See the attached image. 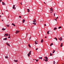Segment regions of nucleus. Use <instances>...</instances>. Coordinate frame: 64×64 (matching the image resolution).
Wrapping results in <instances>:
<instances>
[{
	"label": "nucleus",
	"mask_w": 64,
	"mask_h": 64,
	"mask_svg": "<svg viewBox=\"0 0 64 64\" xmlns=\"http://www.w3.org/2000/svg\"><path fill=\"white\" fill-rule=\"evenodd\" d=\"M34 21H36V20H35V19H34Z\"/></svg>",
	"instance_id": "obj_33"
},
{
	"label": "nucleus",
	"mask_w": 64,
	"mask_h": 64,
	"mask_svg": "<svg viewBox=\"0 0 64 64\" xmlns=\"http://www.w3.org/2000/svg\"><path fill=\"white\" fill-rule=\"evenodd\" d=\"M54 64H55V63H54Z\"/></svg>",
	"instance_id": "obj_56"
},
{
	"label": "nucleus",
	"mask_w": 64,
	"mask_h": 64,
	"mask_svg": "<svg viewBox=\"0 0 64 64\" xmlns=\"http://www.w3.org/2000/svg\"><path fill=\"white\" fill-rule=\"evenodd\" d=\"M15 6V5H13V9H14Z\"/></svg>",
	"instance_id": "obj_20"
},
{
	"label": "nucleus",
	"mask_w": 64,
	"mask_h": 64,
	"mask_svg": "<svg viewBox=\"0 0 64 64\" xmlns=\"http://www.w3.org/2000/svg\"><path fill=\"white\" fill-rule=\"evenodd\" d=\"M12 25H13V26H16L13 23H12Z\"/></svg>",
	"instance_id": "obj_18"
},
{
	"label": "nucleus",
	"mask_w": 64,
	"mask_h": 64,
	"mask_svg": "<svg viewBox=\"0 0 64 64\" xmlns=\"http://www.w3.org/2000/svg\"><path fill=\"white\" fill-rule=\"evenodd\" d=\"M41 43H43V40L42 39L41 41Z\"/></svg>",
	"instance_id": "obj_13"
},
{
	"label": "nucleus",
	"mask_w": 64,
	"mask_h": 64,
	"mask_svg": "<svg viewBox=\"0 0 64 64\" xmlns=\"http://www.w3.org/2000/svg\"><path fill=\"white\" fill-rule=\"evenodd\" d=\"M20 32V31L17 30H16V34H17L18 33H19Z\"/></svg>",
	"instance_id": "obj_5"
},
{
	"label": "nucleus",
	"mask_w": 64,
	"mask_h": 64,
	"mask_svg": "<svg viewBox=\"0 0 64 64\" xmlns=\"http://www.w3.org/2000/svg\"><path fill=\"white\" fill-rule=\"evenodd\" d=\"M44 59H44L43 60H44L46 62H47V61H48V58L46 56L44 57Z\"/></svg>",
	"instance_id": "obj_1"
},
{
	"label": "nucleus",
	"mask_w": 64,
	"mask_h": 64,
	"mask_svg": "<svg viewBox=\"0 0 64 64\" xmlns=\"http://www.w3.org/2000/svg\"><path fill=\"white\" fill-rule=\"evenodd\" d=\"M0 17H1V16H0Z\"/></svg>",
	"instance_id": "obj_47"
},
{
	"label": "nucleus",
	"mask_w": 64,
	"mask_h": 64,
	"mask_svg": "<svg viewBox=\"0 0 64 64\" xmlns=\"http://www.w3.org/2000/svg\"><path fill=\"white\" fill-rule=\"evenodd\" d=\"M32 27H33V26H32V27H31V28H32Z\"/></svg>",
	"instance_id": "obj_51"
},
{
	"label": "nucleus",
	"mask_w": 64,
	"mask_h": 64,
	"mask_svg": "<svg viewBox=\"0 0 64 64\" xmlns=\"http://www.w3.org/2000/svg\"><path fill=\"white\" fill-rule=\"evenodd\" d=\"M32 21L34 22L33 23V24H34V25H36V22L34 20H33Z\"/></svg>",
	"instance_id": "obj_4"
},
{
	"label": "nucleus",
	"mask_w": 64,
	"mask_h": 64,
	"mask_svg": "<svg viewBox=\"0 0 64 64\" xmlns=\"http://www.w3.org/2000/svg\"><path fill=\"white\" fill-rule=\"evenodd\" d=\"M62 28V27H61V26H60L58 28V29H60V28Z\"/></svg>",
	"instance_id": "obj_24"
},
{
	"label": "nucleus",
	"mask_w": 64,
	"mask_h": 64,
	"mask_svg": "<svg viewBox=\"0 0 64 64\" xmlns=\"http://www.w3.org/2000/svg\"><path fill=\"white\" fill-rule=\"evenodd\" d=\"M27 34H26V35H27Z\"/></svg>",
	"instance_id": "obj_53"
},
{
	"label": "nucleus",
	"mask_w": 64,
	"mask_h": 64,
	"mask_svg": "<svg viewBox=\"0 0 64 64\" xmlns=\"http://www.w3.org/2000/svg\"><path fill=\"white\" fill-rule=\"evenodd\" d=\"M56 29H57V28H55L54 29V30H56Z\"/></svg>",
	"instance_id": "obj_22"
},
{
	"label": "nucleus",
	"mask_w": 64,
	"mask_h": 64,
	"mask_svg": "<svg viewBox=\"0 0 64 64\" xmlns=\"http://www.w3.org/2000/svg\"><path fill=\"white\" fill-rule=\"evenodd\" d=\"M27 10H28V12H30V10L29 9H27Z\"/></svg>",
	"instance_id": "obj_16"
},
{
	"label": "nucleus",
	"mask_w": 64,
	"mask_h": 64,
	"mask_svg": "<svg viewBox=\"0 0 64 64\" xmlns=\"http://www.w3.org/2000/svg\"><path fill=\"white\" fill-rule=\"evenodd\" d=\"M5 58H6L7 59H8V57L7 56H5Z\"/></svg>",
	"instance_id": "obj_27"
},
{
	"label": "nucleus",
	"mask_w": 64,
	"mask_h": 64,
	"mask_svg": "<svg viewBox=\"0 0 64 64\" xmlns=\"http://www.w3.org/2000/svg\"><path fill=\"white\" fill-rule=\"evenodd\" d=\"M14 62H18V60H14Z\"/></svg>",
	"instance_id": "obj_12"
},
{
	"label": "nucleus",
	"mask_w": 64,
	"mask_h": 64,
	"mask_svg": "<svg viewBox=\"0 0 64 64\" xmlns=\"http://www.w3.org/2000/svg\"><path fill=\"white\" fill-rule=\"evenodd\" d=\"M6 26L7 27H8L9 26L8 24H7Z\"/></svg>",
	"instance_id": "obj_28"
},
{
	"label": "nucleus",
	"mask_w": 64,
	"mask_h": 64,
	"mask_svg": "<svg viewBox=\"0 0 64 64\" xmlns=\"http://www.w3.org/2000/svg\"><path fill=\"white\" fill-rule=\"evenodd\" d=\"M55 61H54V63H55Z\"/></svg>",
	"instance_id": "obj_48"
},
{
	"label": "nucleus",
	"mask_w": 64,
	"mask_h": 64,
	"mask_svg": "<svg viewBox=\"0 0 64 64\" xmlns=\"http://www.w3.org/2000/svg\"><path fill=\"white\" fill-rule=\"evenodd\" d=\"M39 58L40 59H42V57L41 58L40 57V58Z\"/></svg>",
	"instance_id": "obj_31"
},
{
	"label": "nucleus",
	"mask_w": 64,
	"mask_h": 64,
	"mask_svg": "<svg viewBox=\"0 0 64 64\" xmlns=\"http://www.w3.org/2000/svg\"><path fill=\"white\" fill-rule=\"evenodd\" d=\"M50 13H52L53 12V8H50Z\"/></svg>",
	"instance_id": "obj_2"
},
{
	"label": "nucleus",
	"mask_w": 64,
	"mask_h": 64,
	"mask_svg": "<svg viewBox=\"0 0 64 64\" xmlns=\"http://www.w3.org/2000/svg\"><path fill=\"white\" fill-rule=\"evenodd\" d=\"M62 46H63V44L62 43L60 45V47H62Z\"/></svg>",
	"instance_id": "obj_10"
},
{
	"label": "nucleus",
	"mask_w": 64,
	"mask_h": 64,
	"mask_svg": "<svg viewBox=\"0 0 64 64\" xmlns=\"http://www.w3.org/2000/svg\"><path fill=\"white\" fill-rule=\"evenodd\" d=\"M8 36V34H4V36Z\"/></svg>",
	"instance_id": "obj_9"
},
{
	"label": "nucleus",
	"mask_w": 64,
	"mask_h": 64,
	"mask_svg": "<svg viewBox=\"0 0 64 64\" xmlns=\"http://www.w3.org/2000/svg\"><path fill=\"white\" fill-rule=\"evenodd\" d=\"M8 36H10V34H9L8 35Z\"/></svg>",
	"instance_id": "obj_42"
},
{
	"label": "nucleus",
	"mask_w": 64,
	"mask_h": 64,
	"mask_svg": "<svg viewBox=\"0 0 64 64\" xmlns=\"http://www.w3.org/2000/svg\"><path fill=\"white\" fill-rule=\"evenodd\" d=\"M38 49V48H36V50H37Z\"/></svg>",
	"instance_id": "obj_39"
},
{
	"label": "nucleus",
	"mask_w": 64,
	"mask_h": 64,
	"mask_svg": "<svg viewBox=\"0 0 64 64\" xmlns=\"http://www.w3.org/2000/svg\"><path fill=\"white\" fill-rule=\"evenodd\" d=\"M52 45H53V44L52 43L50 45V46H52Z\"/></svg>",
	"instance_id": "obj_23"
},
{
	"label": "nucleus",
	"mask_w": 64,
	"mask_h": 64,
	"mask_svg": "<svg viewBox=\"0 0 64 64\" xmlns=\"http://www.w3.org/2000/svg\"><path fill=\"white\" fill-rule=\"evenodd\" d=\"M10 38V36L8 37V38Z\"/></svg>",
	"instance_id": "obj_35"
},
{
	"label": "nucleus",
	"mask_w": 64,
	"mask_h": 64,
	"mask_svg": "<svg viewBox=\"0 0 64 64\" xmlns=\"http://www.w3.org/2000/svg\"><path fill=\"white\" fill-rule=\"evenodd\" d=\"M53 55V54H51V53H50V56H52Z\"/></svg>",
	"instance_id": "obj_25"
},
{
	"label": "nucleus",
	"mask_w": 64,
	"mask_h": 64,
	"mask_svg": "<svg viewBox=\"0 0 64 64\" xmlns=\"http://www.w3.org/2000/svg\"><path fill=\"white\" fill-rule=\"evenodd\" d=\"M2 1V0H0V3Z\"/></svg>",
	"instance_id": "obj_38"
},
{
	"label": "nucleus",
	"mask_w": 64,
	"mask_h": 64,
	"mask_svg": "<svg viewBox=\"0 0 64 64\" xmlns=\"http://www.w3.org/2000/svg\"><path fill=\"white\" fill-rule=\"evenodd\" d=\"M31 50H30V52H29V53L28 54V56L29 57L30 56V55H31Z\"/></svg>",
	"instance_id": "obj_3"
},
{
	"label": "nucleus",
	"mask_w": 64,
	"mask_h": 64,
	"mask_svg": "<svg viewBox=\"0 0 64 64\" xmlns=\"http://www.w3.org/2000/svg\"><path fill=\"white\" fill-rule=\"evenodd\" d=\"M9 16H8V18H9Z\"/></svg>",
	"instance_id": "obj_50"
},
{
	"label": "nucleus",
	"mask_w": 64,
	"mask_h": 64,
	"mask_svg": "<svg viewBox=\"0 0 64 64\" xmlns=\"http://www.w3.org/2000/svg\"><path fill=\"white\" fill-rule=\"evenodd\" d=\"M20 4H21V5L22 4V2L20 3Z\"/></svg>",
	"instance_id": "obj_43"
},
{
	"label": "nucleus",
	"mask_w": 64,
	"mask_h": 64,
	"mask_svg": "<svg viewBox=\"0 0 64 64\" xmlns=\"http://www.w3.org/2000/svg\"><path fill=\"white\" fill-rule=\"evenodd\" d=\"M55 52V50H54L52 52L53 53H54V52Z\"/></svg>",
	"instance_id": "obj_19"
},
{
	"label": "nucleus",
	"mask_w": 64,
	"mask_h": 64,
	"mask_svg": "<svg viewBox=\"0 0 64 64\" xmlns=\"http://www.w3.org/2000/svg\"><path fill=\"white\" fill-rule=\"evenodd\" d=\"M6 28L5 29L4 28H2V30H3V31H4L6 29Z\"/></svg>",
	"instance_id": "obj_11"
},
{
	"label": "nucleus",
	"mask_w": 64,
	"mask_h": 64,
	"mask_svg": "<svg viewBox=\"0 0 64 64\" xmlns=\"http://www.w3.org/2000/svg\"><path fill=\"white\" fill-rule=\"evenodd\" d=\"M55 14H56L54 13V16H55Z\"/></svg>",
	"instance_id": "obj_32"
},
{
	"label": "nucleus",
	"mask_w": 64,
	"mask_h": 64,
	"mask_svg": "<svg viewBox=\"0 0 64 64\" xmlns=\"http://www.w3.org/2000/svg\"><path fill=\"white\" fill-rule=\"evenodd\" d=\"M28 46L30 48L31 47V46H30V45L28 44Z\"/></svg>",
	"instance_id": "obj_26"
},
{
	"label": "nucleus",
	"mask_w": 64,
	"mask_h": 64,
	"mask_svg": "<svg viewBox=\"0 0 64 64\" xmlns=\"http://www.w3.org/2000/svg\"><path fill=\"white\" fill-rule=\"evenodd\" d=\"M49 31H48L47 32V34H49Z\"/></svg>",
	"instance_id": "obj_30"
},
{
	"label": "nucleus",
	"mask_w": 64,
	"mask_h": 64,
	"mask_svg": "<svg viewBox=\"0 0 64 64\" xmlns=\"http://www.w3.org/2000/svg\"><path fill=\"white\" fill-rule=\"evenodd\" d=\"M44 26H46V24H44Z\"/></svg>",
	"instance_id": "obj_40"
},
{
	"label": "nucleus",
	"mask_w": 64,
	"mask_h": 64,
	"mask_svg": "<svg viewBox=\"0 0 64 64\" xmlns=\"http://www.w3.org/2000/svg\"><path fill=\"white\" fill-rule=\"evenodd\" d=\"M2 14H3V13H2Z\"/></svg>",
	"instance_id": "obj_52"
},
{
	"label": "nucleus",
	"mask_w": 64,
	"mask_h": 64,
	"mask_svg": "<svg viewBox=\"0 0 64 64\" xmlns=\"http://www.w3.org/2000/svg\"><path fill=\"white\" fill-rule=\"evenodd\" d=\"M6 11H8V10H6Z\"/></svg>",
	"instance_id": "obj_49"
},
{
	"label": "nucleus",
	"mask_w": 64,
	"mask_h": 64,
	"mask_svg": "<svg viewBox=\"0 0 64 64\" xmlns=\"http://www.w3.org/2000/svg\"><path fill=\"white\" fill-rule=\"evenodd\" d=\"M56 18V19H58V17H57V18Z\"/></svg>",
	"instance_id": "obj_36"
},
{
	"label": "nucleus",
	"mask_w": 64,
	"mask_h": 64,
	"mask_svg": "<svg viewBox=\"0 0 64 64\" xmlns=\"http://www.w3.org/2000/svg\"><path fill=\"white\" fill-rule=\"evenodd\" d=\"M35 59H33V60H35Z\"/></svg>",
	"instance_id": "obj_54"
},
{
	"label": "nucleus",
	"mask_w": 64,
	"mask_h": 64,
	"mask_svg": "<svg viewBox=\"0 0 64 64\" xmlns=\"http://www.w3.org/2000/svg\"><path fill=\"white\" fill-rule=\"evenodd\" d=\"M19 18H21V16H19Z\"/></svg>",
	"instance_id": "obj_34"
},
{
	"label": "nucleus",
	"mask_w": 64,
	"mask_h": 64,
	"mask_svg": "<svg viewBox=\"0 0 64 64\" xmlns=\"http://www.w3.org/2000/svg\"><path fill=\"white\" fill-rule=\"evenodd\" d=\"M34 60H36V62H38V60L34 59Z\"/></svg>",
	"instance_id": "obj_29"
},
{
	"label": "nucleus",
	"mask_w": 64,
	"mask_h": 64,
	"mask_svg": "<svg viewBox=\"0 0 64 64\" xmlns=\"http://www.w3.org/2000/svg\"><path fill=\"white\" fill-rule=\"evenodd\" d=\"M44 4H46L45 3V2H44Z\"/></svg>",
	"instance_id": "obj_46"
},
{
	"label": "nucleus",
	"mask_w": 64,
	"mask_h": 64,
	"mask_svg": "<svg viewBox=\"0 0 64 64\" xmlns=\"http://www.w3.org/2000/svg\"><path fill=\"white\" fill-rule=\"evenodd\" d=\"M62 37H61L60 38H58V39L60 40V41H62Z\"/></svg>",
	"instance_id": "obj_7"
},
{
	"label": "nucleus",
	"mask_w": 64,
	"mask_h": 64,
	"mask_svg": "<svg viewBox=\"0 0 64 64\" xmlns=\"http://www.w3.org/2000/svg\"><path fill=\"white\" fill-rule=\"evenodd\" d=\"M2 5H6V4L5 3L3 2H2Z\"/></svg>",
	"instance_id": "obj_15"
},
{
	"label": "nucleus",
	"mask_w": 64,
	"mask_h": 64,
	"mask_svg": "<svg viewBox=\"0 0 64 64\" xmlns=\"http://www.w3.org/2000/svg\"><path fill=\"white\" fill-rule=\"evenodd\" d=\"M35 43L36 44H37L38 43V41L37 40H36L35 41Z\"/></svg>",
	"instance_id": "obj_6"
},
{
	"label": "nucleus",
	"mask_w": 64,
	"mask_h": 64,
	"mask_svg": "<svg viewBox=\"0 0 64 64\" xmlns=\"http://www.w3.org/2000/svg\"><path fill=\"white\" fill-rule=\"evenodd\" d=\"M25 21V20L24 19L22 20V22L23 23H24V22Z\"/></svg>",
	"instance_id": "obj_14"
},
{
	"label": "nucleus",
	"mask_w": 64,
	"mask_h": 64,
	"mask_svg": "<svg viewBox=\"0 0 64 64\" xmlns=\"http://www.w3.org/2000/svg\"><path fill=\"white\" fill-rule=\"evenodd\" d=\"M62 64H63V63H62Z\"/></svg>",
	"instance_id": "obj_55"
},
{
	"label": "nucleus",
	"mask_w": 64,
	"mask_h": 64,
	"mask_svg": "<svg viewBox=\"0 0 64 64\" xmlns=\"http://www.w3.org/2000/svg\"><path fill=\"white\" fill-rule=\"evenodd\" d=\"M45 38H47V37L45 36Z\"/></svg>",
	"instance_id": "obj_44"
},
{
	"label": "nucleus",
	"mask_w": 64,
	"mask_h": 64,
	"mask_svg": "<svg viewBox=\"0 0 64 64\" xmlns=\"http://www.w3.org/2000/svg\"><path fill=\"white\" fill-rule=\"evenodd\" d=\"M2 21H3V20H2Z\"/></svg>",
	"instance_id": "obj_45"
},
{
	"label": "nucleus",
	"mask_w": 64,
	"mask_h": 64,
	"mask_svg": "<svg viewBox=\"0 0 64 64\" xmlns=\"http://www.w3.org/2000/svg\"><path fill=\"white\" fill-rule=\"evenodd\" d=\"M54 20H56V21H57V19H54Z\"/></svg>",
	"instance_id": "obj_37"
},
{
	"label": "nucleus",
	"mask_w": 64,
	"mask_h": 64,
	"mask_svg": "<svg viewBox=\"0 0 64 64\" xmlns=\"http://www.w3.org/2000/svg\"><path fill=\"white\" fill-rule=\"evenodd\" d=\"M31 37H30V39H29L30 40V39H31Z\"/></svg>",
	"instance_id": "obj_41"
},
{
	"label": "nucleus",
	"mask_w": 64,
	"mask_h": 64,
	"mask_svg": "<svg viewBox=\"0 0 64 64\" xmlns=\"http://www.w3.org/2000/svg\"><path fill=\"white\" fill-rule=\"evenodd\" d=\"M6 44L7 45H8V46H10V44H8V43L6 42Z\"/></svg>",
	"instance_id": "obj_8"
},
{
	"label": "nucleus",
	"mask_w": 64,
	"mask_h": 64,
	"mask_svg": "<svg viewBox=\"0 0 64 64\" xmlns=\"http://www.w3.org/2000/svg\"><path fill=\"white\" fill-rule=\"evenodd\" d=\"M4 40H7V38H6L3 39Z\"/></svg>",
	"instance_id": "obj_17"
},
{
	"label": "nucleus",
	"mask_w": 64,
	"mask_h": 64,
	"mask_svg": "<svg viewBox=\"0 0 64 64\" xmlns=\"http://www.w3.org/2000/svg\"><path fill=\"white\" fill-rule=\"evenodd\" d=\"M54 39H56V41H57V38H56L55 37L54 38Z\"/></svg>",
	"instance_id": "obj_21"
}]
</instances>
